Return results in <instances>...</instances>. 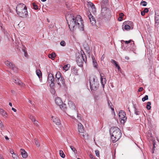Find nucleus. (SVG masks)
Segmentation results:
<instances>
[{
    "instance_id": "42",
    "label": "nucleus",
    "mask_w": 159,
    "mask_h": 159,
    "mask_svg": "<svg viewBox=\"0 0 159 159\" xmlns=\"http://www.w3.org/2000/svg\"><path fill=\"white\" fill-rule=\"evenodd\" d=\"M60 44L62 46H65L66 45V43L63 40L60 43Z\"/></svg>"
},
{
    "instance_id": "2",
    "label": "nucleus",
    "mask_w": 159,
    "mask_h": 159,
    "mask_svg": "<svg viewBox=\"0 0 159 159\" xmlns=\"http://www.w3.org/2000/svg\"><path fill=\"white\" fill-rule=\"evenodd\" d=\"M16 12L18 16L22 18H27L28 16L27 7L23 3L18 4L16 7Z\"/></svg>"
},
{
    "instance_id": "44",
    "label": "nucleus",
    "mask_w": 159,
    "mask_h": 159,
    "mask_svg": "<svg viewBox=\"0 0 159 159\" xmlns=\"http://www.w3.org/2000/svg\"><path fill=\"white\" fill-rule=\"evenodd\" d=\"M12 156L14 159H17V157L16 154L14 153V152H13L12 153Z\"/></svg>"
},
{
    "instance_id": "4",
    "label": "nucleus",
    "mask_w": 159,
    "mask_h": 159,
    "mask_svg": "<svg viewBox=\"0 0 159 159\" xmlns=\"http://www.w3.org/2000/svg\"><path fill=\"white\" fill-rule=\"evenodd\" d=\"M55 80L57 84L60 87L66 86L65 81L62 74L59 71L57 72L55 75Z\"/></svg>"
},
{
    "instance_id": "52",
    "label": "nucleus",
    "mask_w": 159,
    "mask_h": 159,
    "mask_svg": "<svg viewBox=\"0 0 159 159\" xmlns=\"http://www.w3.org/2000/svg\"><path fill=\"white\" fill-rule=\"evenodd\" d=\"M24 50V55L26 57H27V56H28V53H27V52H25V50Z\"/></svg>"
},
{
    "instance_id": "27",
    "label": "nucleus",
    "mask_w": 159,
    "mask_h": 159,
    "mask_svg": "<svg viewBox=\"0 0 159 159\" xmlns=\"http://www.w3.org/2000/svg\"><path fill=\"white\" fill-rule=\"evenodd\" d=\"M70 67V65L69 64H67L66 65H64L63 67V69L64 70L66 71H67L68 70Z\"/></svg>"
},
{
    "instance_id": "11",
    "label": "nucleus",
    "mask_w": 159,
    "mask_h": 159,
    "mask_svg": "<svg viewBox=\"0 0 159 159\" xmlns=\"http://www.w3.org/2000/svg\"><path fill=\"white\" fill-rule=\"evenodd\" d=\"M87 14H88V17L90 20L91 24L92 25H95L96 24L95 19L93 18V16H92L90 12H88Z\"/></svg>"
},
{
    "instance_id": "59",
    "label": "nucleus",
    "mask_w": 159,
    "mask_h": 159,
    "mask_svg": "<svg viewBox=\"0 0 159 159\" xmlns=\"http://www.w3.org/2000/svg\"><path fill=\"white\" fill-rule=\"evenodd\" d=\"M0 159H3V158L2 155L0 154Z\"/></svg>"
},
{
    "instance_id": "63",
    "label": "nucleus",
    "mask_w": 159,
    "mask_h": 159,
    "mask_svg": "<svg viewBox=\"0 0 159 159\" xmlns=\"http://www.w3.org/2000/svg\"><path fill=\"white\" fill-rule=\"evenodd\" d=\"M9 105L11 106V107H12V104L11 103V102H9Z\"/></svg>"
},
{
    "instance_id": "13",
    "label": "nucleus",
    "mask_w": 159,
    "mask_h": 159,
    "mask_svg": "<svg viewBox=\"0 0 159 159\" xmlns=\"http://www.w3.org/2000/svg\"><path fill=\"white\" fill-rule=\"evenodd\" d=\"M52 120L53 122H54L56 125H60L61 124V121L58 118L52 116Z\"/></svg>"
},
{
    "instance_id": "51",
    "label": "nucleus",
    "mask_w": 159,
    "mask_h": 159,
    "mask_svg": "<svg viewBox=\"0 0 159 159\" xmlns=\"http://www.w3.org/2000/svg\"><path fill=\"white\" fill-rule=\"evenodd\" d=\"M149 10L147 8H145L144 9L143 11L145 13H147L148 12Z\"/></svg>"
},
{
    "instance_id": "50",
    "label": "nucleus",
    "mask_w": 159,
    "mask_h": 159,
    "mask_svg": "<svg viewBox=\"0 0 159 159\" xmlns=\"http://www.w3.org/2000/svg\"><path fill=\"white\" fill-rule=\"evenodd\" d=\"M89 157L91 159H96L95 157H94V156L92 154H90L89 155Z\"/></svg>"
},
{
    "instance_id": "40",
    "label": "nucleus",
    "mask_w": 159,
    "mask_h": 159,
    "mask_svg": "<svg viewBox=\"0 0 159 159\" xmlns=\"http://www.w3.org/2000/svg\"><path fill=\"white\" fill-rule=\"evenodd\" d=\"M148 99V96L147 95H146L144 97L142 98V100L144 102L145 100Z\"/></svg>"
},
{
    "instance_id": "28",
    "label": "nucleus",
    "mask_w": 159,
    "mask_h": 159,
    "mask_svg": "<svg viewBox=\"0 0 159 159\" xmlns=\"http://www.w3.org/2000/svg\"><path fill=\"white\" fill-rule=\"evenodd\" d=\"M155 21L156 23H158L159 22V15H157L155 14Z\"/></svg>"
},
{
    "instance_id": "47",
    "label": "nucleus",
    "mask_w": 159,
    "mask_h": 159,
    "mask_svg": "<svg viewBox=\"0 0 159 159\" xmlns=\"http://www.w3.org/2000/svg\"><path fill=\"white\" fill-rule=\"evenodd\" d=\"M95 153L96 154V155L97 157H99V151L98 150H96L95 151Z\"/></svg>"
},
{
    "instance_id": "56",
    "label": "nucleus",
    "mask_w": 159,
    "mask_h": 159,
    "mask_svg": "<svg viewBox=\"0 0 159 159\" xmlns=\"http://www.w3.org/2000/svg\"><path fill=\"white\" fill-rule=\"evenodd\" d=\"M131 44L132 46H134V41H132L131 42Z\"/></svg>"
},
{
    "instance_id": "21",
    "label": "nucleus",
    "mask_w": 159,
    "mask_h": 159,
    "mask_svg": "<svg viewBox=\"0 0 159 159\" xmlns=\"http://www.w3.org/2000/svg\"><path fill=\"white\" fill-rule=\"evenodd\" d=\"M0 113L4 117H7V112L2 109L0 108Z\"/></svg>"
},
{
    "instance_id": "53",
    "label": "nucleus",
    "mask_w": 159,
    "mask_h": 159,
    "mask_svg": "<svg viewBox=\"0 0 159 159\" xmlns=\"http://www.w3.org/2000/svg\"><path fill=\"white\" fill-rule=\"evenodd\" d=\"M143 90V88L142 87L138 89L139 92H141Z\"/></svg>"
},
{
    "instance_id": "18",
    "label": "nucleus",
    "mask_w": 159,
    "mask_h": 159,
    "mask_svg": "<svg viewBox=\"0 0 159 159\" xmlns=\"http://www.w3.org/2000/svg\"><path fill=\"white\" fill-rule=\"evenodd\" d=\"M101 76V84L102 85V87L103 88H104L105 84L106 82V78H103V77L101 75H100Z\"/></svg>"
},
{
    "instance_id": "33",
    "label": "nucleus",
    "mask_w": 159,
    "mask_h": 159,
    "mask_svg": "<svg viewBox=\"0 0 159 159\" xmlns=\"http://www.w3.org/2000/svg\"><path fill=\"white\" fill-rule=\"evenodd\" d=\"M120 17L119 18L118 20L119 21H122V16H124V14L123 13H121L119 15Z\"/></svg>"
},
{
    "instance_id": "8",
    "label": "nucleus",
    "mask_w": 159,
    "mask_h": 159,
    "mask_svg": "<svg viewBox=\"0 0 159 159\" xmlns=\"http://www.w3.org/2000/svg\"><path fill=\"white\" fill-rule=\"evenodd\" d=\"M48 82L49 83H50V87L51 88H53L55 86L54 78L52 73H50L48 74Z\"/></svg>"
},
{
    "instance_id": "5",
    "label": "nucleus",
    "mask_w": 159,
    "mask_h": 159,
    "mask_svg": "<svg viewBox=\"0 0 159 159\" xmlns=\"http://www.w3.org/2000/svg\"><path fill=\"white\" fill-rule=\"evenodd\" d=\"M81 54H80L77 56L76 60L78 65L81 67L83 66L84 62H86L87 58L86 56L83 51L82 52L81 51Z\"/></svg>"
},
{
    "instance_id": "24",
    "label": "nucleus",
    "mask_w": 159,
    "mask_h": 159,
    "mask_svg": "<svg viewBox=\"0 0 159 159\" xmlns=\"http://www.w3.org/2000/svg\"><path fill=\"white\" fill-rule=\"evenodd\" d=\"M36 73L39 79L42 77V73L39 70H36Z\"/></svg>"
},
{
    "instance_id": "15",
    "label": "nucleus",
    "mask_w": 159,
    "mask_h": 159,
    "mask_svg": "<svg viewBox=\"0 0 159 159\" xmlns=\"http://www.w3.org/2000/svg\"><path fill=\"white\" fill-rule=\"evenodd\" d=\"M13 81L16 84L19 85L23 87L25 85V84L23 83L18 78L14 79Z\"/></svg>"
},
{
    "instance_id": "36",
    "label": "nucleus",
    "mask_w": 159,
    "mask_h": 159,
    "mask_svg": "<svg viewBox=\"0 0 159 159\" xmlns=\"http://www.w3.org/2000/svg\"><path fill=\"white\" fill-rule=\"evenodd\" d=\"M125 29L126 30H130V26L129 25L126 24L125 25Z\"/></svg>"
},
{
    "instance_id": "64",
    "label": "nucleus",
    "mask_w": 159,
    "mask_h": 159,
    "mask_svg": "<svg viewBox=\"0 0 159 159\" xmlns=\"http://www.w3.org/2000/svg\"><path fill=\"white\" fill-rule=\"evenodd\" d=\"M104 58V57L103 56V55L102 56L101 59H103Z\"/></svg>"
},
{
    "instance_id": "61",
    "label": "nucleus",
    "mask_w": 159,
    "mask_h": 159,
    "mask_svg": "<svg viewBox=\"0 0 159 159\" xmlns=\"http://www.w3.org/2000/svg\"><path fill=\"white\" fill-rule=\"evenodd\" d=\"M125 59L126 60H129V57H127V56H126V57H125Z\"/></svg>"
},
{
    "instance_id": "25",
    "label": "nucleus",
    "mask_w": 159,
    "mask_h": 159,
    "mask_svg": "<svg viewBox=\"0 0 159 159\" xmlns=\"http://www.w3.org/2000/svg\"><path fill=\"white\" fill-rule=\"evenodd\" d=\"M83 137L84 139H89V135L87 133H84L83 134H81Z\"/></svg>"
},
{
    "instance_id": "58",
    "label": "nucleus",
    "mask_w": 159,
    "mask_h": 159,
    "mask_svg": "<svg viewBox=\"0 0 159 159\" xmlns=\"http://www.w3.org/2000/svg\"><path fill=\"white\" fill-rule=\"evenodd\" d=\"M29 102L30 103H31V104H32V105L34 104L33 103V102H32L30 100H29Z\"/></svg>"
},
{
    "instance_id": "3",
    "label": "nucleus",
    "mask_w": 159,
    "mask_h": 159,
    "mask_svg": "<svg viewBox=\"0 0 159 159\" xmlns=\"http://www.w3.org/2000/svg\"><path fill=\"white\" fill-rule=\"evenodd\" d=\"M110 134H111V139L113 142L115 143L121 137L122 133L120 129L117 127L111 128Z\"/></svg>"
},
{
    "instance_id": "10",
    "label": "nucleus",
    "mask_w": 159,
    "mask_h": 159,
    "mask_svg": "<svg viewBox=\"0 0 159 159\" xmlns=\"http://www.w3.org/2000/svg\"><path fill=\"white\" fill-rule=\"evenodd\" d=\"M6 65L9 68L12 69L14 71H16L17 70V68L12 63L8 61H7L5 63Z\"/></svg>"
},
{
    "instance_id": "41",
    "label": "nucleus",
    "mask_w": 159,
    "mask_h": 159,
    "mask_svg": "<svg viewBox=\"0 0 159 159\" xmlns=\"http://www.w3.org/2000/svg\"><path fill=\"white\" fill-rule=\"evenodd\" d=\"M33 123V124L36 126L38 127L39 126V124H38V121L36 120H34L32 121Z\"/></svg>"
},
{
    "instance_id": "23",
    "label": "nucleus",
    "mask_w": 159,
    "mask_h": 159,
    "mask_svg": "<svg viewBox=\"0 0 159 159\" xmlns=\"http://www.w3.org/2000/svg\"><path fill=\"white\" fill-rule=\"evenodd\" d=\"M59 106L61 109L63 111H65L66 109V106L65 104H63L62 103V104H61V105H59Z\"/></svg>"
},
{
    "instance_id": "1",
    "label": "nucleus",
    "mask_w": 159,
    "mask_h": 159,
    "mask_svg": "<svg viewBox=\"0 0 159 159\" xmlns=\"http://www.w3.org/2000/svg\"><path fill=\"white\" fill-rule=\"evenodd\" d=\"M66 17L70 29L71 30H74L77 28L80 31L84 30L83 20L80 15H77L74 17L72 14L66 15Z\"/></svg>"
},
{
    "instance_id": "9",
    "label": "nucleus",
    "mask_w": 159,
    "mask_h": 159,
    "mask_svg": "<svg viewBox=\"0 0 159 159\" xmlns=\"http://www.w3.org/2000/svg\"><path fill=\"white\" fill-rule=\"evenodd\" d=\"M101 14L103 16H107L110 15V10L107 7H101Z\"/></svg>"
},
{
    "instance_id": "46",
    "label": "nucleus",
    "mask_w": 159,
    "mask_h": 159,
    "mask_svg": "<svg viewBox=\"0 0 159 159\" xmlns=\"http://www.w3.org/2000/svg\"><path fill=\"white\" fill-rule=\"evenodd\" d=\"M123 41L126 44H128V43H131V42L132 41V40H128V41H125L123 40Z\"/></svg>"
},
{
    "instance_id": "31",
    "label": "nucleus",
    "mask_w": 159,
    "mask_h": 159,
    "mask_svg": "<svg viewBox=\"0 0 159 159\" xmlns=\"http://www.w3.org/2000/svg\"><path fill=\"white\" fill-rule=\"evenodd\" d=\"M59 154L61 157L62 158H64L65 157V155L64 154L63 151L61 150L59 151Z\"/></svg>"
},
{
    "instance_id": "6",
    "label": "nucleus",
    "mask_w": 159,
    "mask_h": 159,
    "mask_svg": "<svg viewBox=\"0 0 159 159\" xmlns=\"http://www.w3.org/2000/svg\"><path fill=\"white\" fill-rule=\"evenodd\" d=\"M96 77L94 76H92L90 78V84L91 90H95L98 87V81Z\"/></svg>"
},
{
    "instance_id": "39",
    "label": "nucleus",
    "mask_w": 159,
    "mask_h": 159,
    "mask_svg": "<svg viewBox=\"0 0 159 159\" xmlns=\"http://www.w3.org/2000/svg\"><path fill=\"white\" fill-rule=\"evenodd\" d=\"M29 118L32 121L35 120L34 117L31 115H30L29 116Z\"/></svg>"
},
{
    "instance_id": "12",
    "label": "nucleus",
    "mask_w": 159,
    "mask_h": 159,
    "mask_svg": "<svg viewBox=\"0 0 159 159\" xmlns=\"http://www.w3.org/2000/svg\"><path fill=\"white\" fill-rule=\"evenodd\" d=\"M88 7H91V9L92 12L93 13H94L96 12V8L94 4L91 2H89L88 4Z\"/></svg>"
},
{
    "instance_id": "60",
    "label": "nucleus",
    "mask_w": 159,
    "mask_h": 159,
    "mask_svg": "<svg viewBox=\"0 0 159 159\" xmlns=\"http://www.w3.org/2000/svg\"><path fill=\"white\" fill-rule=\"evenodd\" d=\"M53 27V25H50L49 26V27L50 28H52V27Z\"/></svg>"
},
{
    "instance_id": "34",
    "label": "nucleus",
    "mask_w": 159,
    "mask_h": 159,
    "mask_svg": "<svg viewBox=\"0 0 159 159\" xmlns=\"http://www.w3.org/2000/svg\"><path fill=\"white\" fill-rule=\"evenodd\" d=\"M73 73L75 74H77L78 73V70L75 67H74L72 70Z\"/></svg>"
},
{
    "instance_id": "45",
    "label": "nucleus",
    "mask_w": 159,
    "mask_h": 159,
    "mask_svg": "<svg viewBox=\"0 0 159 159\" xmlns=\"http://www.w3.org/2000/svg\"><path fill=\"white\" fill-rule=\"evenodd\" d=\"M134 113L136 115H139L140 114V111L137 110V109H135Z\"/></svg>"
},
{
    "instance_id": "32",
    "label": "nucleus",
    "mask_w": 159,
    "mask_h": 159,
    "mask_svg": "<svg viewBox=\"0 0 159 159\" xmlns=\"http://www.w3.org/2000/svg\"><path fill=\"white\" fill-rule=\"evenodd\" d=\"M151 105V102H148L147 103V105L146 107L148 110H149L151 109V107L150 106Z\"/></svg>"
},
{
    "instance_id": "54",
    "label": "nucleus",
    "mask_w": 159,
    "mask_h": 159,
    "mask_svg": "<svg viewBox=\"0 0 159 159\" xmlns=\"http://www.w3.org/2000/svg\"><path fill=\"white\" fill-rule=\"evenodd\" d=\"M145 13L143 11H142L141 12V15L143 16H144L145 14Z\"/></svg>"
},
{
    "instance_id": "22",
    "label": "nucleus",
    "mask_w": 159,
    "mask_h": 159,
    "mask_svg": "<svg viewBox=\"0 0 159 159\" xmlns=\"http://www.w3.org/2000/svg\"><path fill=\"white\" fill-rule=\"evenodd\" d=\"M56 56V55L55 52H52L51 54L48 55V56L50 58H51L52 60L54 59L55 57Z\"/></svg>"
},
{
    "instance_id": "26",
    "label": "nucleus",
    "mask_w": 159,
    "mask_h": 159,
    "mask_svg": "<svg viewBox=\"0 0 159 159\" xmlns=\"http://www.w3.org/2000/svg\"><path fill=\"white\" fill-rule=\"evenodd\" d=\"M92 59L93 60V65L94 66V67H96L97 66V63L96 61V60H95L94 59V57L93 56H92Z\"/></svg>"
},
{
    "instance_id": "29",
    "label": "nucleus",
    "mask_w": 159,
    "mask_h": 159,
    "mask_svg": "<svg viewBox=\"0 0 159 159\" xmlns=\"http://www.w3.org/2000/svg\"><path fill=\"white\" fill-rule=\"evenodd\" d=\"M108 103L109 107L111 108V109L112 111H114V109L113 107H112V104L111 102L109 100L108 101Z\"/></svg>"
},
{
    "instance_id": "43",
    "label": "nucleus",
    "mask_w": 159,
    "mask_h": 159,
    "mask_svg": "<svg viewBox=\"0 0 159 159\" xmlns=\"http://www.w3.org/2000/svg\"><path fill=\"white\" fill-rule=\"evenodd\" d=\"M111 62L114 64L116 67H117L119 65L117 64L116 62L114 60H111Z\"/></svg>"
},
{
    "instance_id": "37",
    "label": "nucleus",
    "mask_w": 159,
    "mask_h": 159,
    "mask_svg": "<svg viewBox=\"0 0 159 159\" xmlns=\"http://www.w3.org/2000/svg\"><path fill=\"white\" fill-rule=\"evenodd\" d=\"M147 2L143 1H142L140 3V5L143 6H146L147 5Z\"/></svg>"
},
{
    "instance_id": "38",
    "label": "nucleus",
    "mask_w": 159,
    "mask_h": 159,
    "mask_svg": "<svg viewBox=\"0 0 159 159\" xmlns=\"http://www.w3.org/2000/svg\"><path fill=\"white\" fill-rule=\"evenodd\" d=\"M34 143L37 147H39L40 146V144L38 141V140L36 139H34Z\"/></svg>"
},
{
    "instance_id": "35",
    "label": "nucleus",
    "mask_w": 159,
    "mask_h": 159,
    "mask_svg": "<svg viewBox=\"0 0 159 159\" xmlns=\"http://www.w3.org/2000/svg\"><path fill=\"white\" fill-rule=\"evenodd\" d=\"M70 148L71 149V150L74 152L75 154L76 153L77 150L73 146H70Z\"/></svg>"
},
{
    "instance_id": "19",
    "label": "nucleus",
    "mask_w": 159,
    "mask_h": 159,
    "mask_svg": "<svg viewBox=\"0 0 159 159\" xmlns=\"http://www.w3.org/2000/svg\"><path fill=\"white\" fill-rule=\"evenodd\" d=\"M68 104L70 107L72 109L75 110V107L74 104L71 101H69L68 102Z\"/></svg>"
},
{
    "instance_id": "55",
    "label": "nucleus",
    "mask_w": 159,
    "mask_h": 159,
    "mask_svg": "<svg viewBox=\"0 0 159 159\" xmlns=\"http://www.w3.org/2000/svg\"><path fill=\"white\" fill-rule=\"evenodd\" d=\"M12 110L15 112L16 111V110L13 107L12 108Z\"/></svg>"
},
{
    "instance_id": "48",
    "label": "nucleus",
    "mask_w": 159,
    "mask_h": 159,
    "mask_svg": "<svg viewBox=\"0 0 159 159\" xmlns=\"http://www.w3.org/2000/svg\"><path fill=\"white\" fill-rule=\"evenodd\" d=\"M0 127L1 128V129H2L4 127V125L1 120H0Z\"/></svg>"
},
{
    "instance_id": "30",
    "label": "nucleus",
    "mask_w": 159,
    "mask_h": 159,
    "mask_svg": "<svg viewBox=\"0 0 159 159\" xmlns=\"http://www.w3.org/2000/svg\"><path fill=\"white\" fill-rule=\"evenodd\" d=\"M32 7H33V8L36 10H38L39 8L38 6L35 3H32Z\"/></svg>"
},
{
    "instance_id": "20",
    "label": "nucleus",
    "mask_w": 159,
    "mask_h": 159,
    "mask_svg": "<svg viewBox=\"0 0 159 159\" xmlns=\"http://www.w3.org/2000/svg\"><path fill=\"white\" fill-rule=\"evenodd\" d=\"M55 101L56 103L59 106L62 103L61 98H57L55 99Z\"/></svg>"
},
{
    "instance_id": "16",
    "label": "nucleus",
    "mask_w": 159,
    "mask_h": 159,
    "mask_svg": "<svg viewBox=\"0 0 159 159\" xmlns=\"http://www.w3.org/2000/svg\"><path fill=\"white\" fill-rule=\"evenodd\" d=\"M108 0H102L101 2V7H107L108 5Z\"/></svg>"
},
{
    "instance_id": "7",
    "label": "nucleus",
    "mask_w": 159,
    "mask_h": 159,
    "mask_svg": "<svg viewBox=\"0 0 159 159\" xmlns=\"http://www.w3.org/2000/svg\"><path fill=\"white\" fill-rule=\"evenodd\" d=\"M119 116L121 119V123L123 124H124L127 119L125 113L123 111L120 110L119 113Z\"/></svg>"
},
{
    "instance_id": "57",
    "label": "nucleus",
    "mask_w": 159,
    "mask_h": 159,
    "mask_svg": "<svg viewBox=\"0 0 159 159\" xmlns=\"http://www.w3.org/2000/svg\"><path fill=\"white\" fill-rule=\"evenodd\" d=\"M5 139L7 140H8L9 139V138L7 136H5Z\"/></svg>"
},
{
    "instance_id": "14",
    "label": "nucleus",
    "mask_w": 159,
    "mask_h": 159,
    "mask_svg": "<svg viewBox=\"0 0 159 159\" xmlns=\"http://www.w3.org/2000/svg\"><path fill=\"white\" fill-rule=\"evenodd\" d=\"M78 130L79 132L81 134L84 133V131L83 125L81 123L78 124Z\"/></svg>"
},
{
    "instance_id": "17",
    "label": "nucleus",
    "mask_w": 159,
    "mask_h": 159,
    "mask_svg": "<svg viewBox=\"0 0 159 159\" xmlns=\"http://www.w3.org/2000/svg\"><path fill=\"white\" fill-rule=\"evenodd\" d=\"M20 153L24 158H26L28 157V154L27 152L25 151L24 149H21L20 150Z\"/></svg>"
},
{
    "instance_id": "62",
    "label": "nucleus",
    "mask_w": 159,
    "mask_h": 159,
    "mask_svg": "<svg viewBox=\"0 0 159 159\" xmlns=\"http://www.w3.org/2000/svg\"><path fill=\"white\" fill-rule=\"evenodd\" d=\"M117 67L119 70H120V68L119 66H118Z\"/></svg>"
},
{
    "instance_id": "49",
    "label": "nucleus",
    "mask_w": 159,
    "mask_h": 159,
    "mask_svg": "<svg viewBox=\"0 0 159 159\" xmlns=\"http://www.w3.org/2000/svg\"><path fill=\"white\" fill-rule=\"evenodd\" d=\"M125 23L127 25H132L133 24V23L131 21H128L126 22Z\"/></svg>"
}]
</instances>
